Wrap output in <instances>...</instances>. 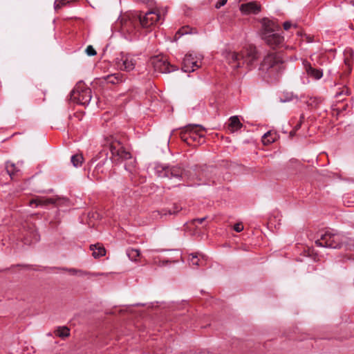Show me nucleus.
<instances>
[{
    "label": "nucleus",
    "instance_id": "nucleus-1",
    "mask_svg": "<svg viewBox=\"0 0 354 354\" xmlns=\"http://www.w3.org/2000/svg\"><path fill=\"white\" fill-rule=\"evenodd\" d=\"M163 20L162 11L155 9L147 12L144 16L137 13H129L122 15L117 21L120 30L123 37L128 41H134L142 35L140 27L149 28L156 26Z\"/></svg>",
    "mask_w": 354,
    "mask_h": 354
},
{
    "label": "nucleus",
    "instance_id": "nucleus-2",
    "mask_svg": "<svg viewBox=\"0 0 354 354\" xmlns=\"http://www.w3.org/2000/svg\"><path fill=\"white\" fill-rule=\"evenodd\" d=\"M225 57L233 69H238L244 65L251 69L256 66L259 54L255 46H249L243 48L239 53L232 51L227 52Z\"/></svg>",
    "mask_w": 354,
    "mask_h": 354
},
{
    "label": "nucleus",
    "instance_id": "nucleus-3",
    "mask_svg": "<svg viewBox=\"0 0 354 354\" xmlns=\"http://www.w3.org/2000/svg\"><path fill=\"white\" fill-rule=\"evenodd\" d=\"M105 146H107L111 153V161L115 164L131 158V153L124 147L122 143L113 136H110L105 140Z\"/></svg>",
    "mask_w": 354,
    "mask_h": 354
},
{
    "label": "nucleus",
    "instance_id": "nucleus-4",
    "mask_svg": "<svg viewBox=\"0 0 354 354\" xmlns=\"http://www.w3.org/2000/svg\"><path fill=\"white\" fill-rule=\"evenodd\" d=\"M205 129L199 124H189L181 129L180 132V139L188 145L203 142L205 135L203 131Z\"/></svg>",
    "mask_w": 354,
    "mask_h": 354
},
{
    "label": "nucleus",
    "instance_id": "nucleus-5",
    "mask_svg": "<svg viewBox=\"0 0 354 354\" xmlns=\"http://www.w3.org/2000/svg\"><path fill=\"white\" fill-rule=\"evenodd\" d=\"M259 69L269 74L279 75L285 70L284 62L278 54L269 53L263 58Z\"/></svg>",
    "mask_w": 354,
    "mask_h": 354
},
{
    "label": "nucleus",
    "instance_id": "nucleus-6",
    "mask_svg": "<svg viewBox=\"0 0 354 354\" xmlns=\"http://www.w3.org/2000/svg\"><path fill=\"white\" fill-rule=\"evenodd\" d=\"M156 175L160 178H167L173 180L171 186L176 187L182 180L183 169L178 166L168 167L162 165H158L155 167Z\"/></svg>",
    "mask_w": 354,
    "mask_h": 354
},
{
    "label": "nucleus",
    "instance_id": "nucleus-7",
    "mask_svg": "<svg viewBox=\"0 0 354 354\" xmlns=\"http://www.w3.org/2000/svg\"><path fill=\"white\" fill-rule=\"evenodd\" d=\"M91 98V90L82 82L77 83L71 93V100L82 106L88 105Z\"/></svg>",
    "mask_w": 354,
    "mask_h": 354
},
{
    "label": "nucleus",
    "instance_id": "nucleus-8",
    "mask_svg": "<svg viewBox=\"0 0 354 354\" xmlns=\"http://www.w3.org/2000/svg\"><path fill=\"white\" fill-rule=\"evenodd\" d=\"M342 239L341 234L327 231L321 235L320 239L315 241V245L319 247L337 248L341 247Z\"/></svg>",
    "mask_w": 354,
    "mask_h": 354
},
{
    "label": "nucleus",
    "instance_id": "nucleus-9",
    "mask_svg": "<svg viewBox=\"0 0 354 354\" xmlns=\"http://www.w3.org/2000/svg\"><path fill=\"white\" fill-rule=\"evenodd\" d=\"M136 64V58L130 54L122 53L115 59V65L121 71H131L134 69Z\"/></svg>",
    "mask_w": 354,
    "mask_h": 354
},
{
    "label": "nucleus",
    "instance_id": "nucleus-10",
    "mask_svg": "<svg viewBox=\"0 0 354 354\" xmlns=\"http://www.w3.org/2000/svg\"><path fill=\"white\" fill-rule=\"evenodd\" d=\"M262 37L266 43L273 48L280 46L284 41L283 36L279 33L272 32L267 27L265 28Z\"/></svg>",
    "mask_w": 354,
    "mask_h": 354
},
{
    "label": "nucleus",
    "instance_id": "nucleus-11",
    "mask_svg": "<svg viewBox=\"0 0 354 354\" xmlns=\"http://www.w3.org/2000/svg\"><path fill=\"white\" fill-rule=\"evenodd\" d=\"M201 60V56L198 57L192 53H187L183 58L182 69L185 73L194 72L200 67L199 61Z\"/></svg>",
    "mask_w": 354,
    "mask_h": 354
},
{
    "label": "nucleus",
    "instance_id": "nucleus-12",
    "mask_svg": "<svg viewBox=\"0 0 354 354\" xmlns=\"http://www.w3.org/2000/svg\"><path fill=\"white\" fill-rule=\"evenodd\" d=\"M155 70L160 73H167L176 70V68L171 65L167 60L158 59L153 62Z\"/></svg>",
    "mask_w": 354,
    "mask_h": 354
},
{
    "label": "nucleus",
    "instance_id": "nucleus-13",
    "mask_svg": "<svg viewBox=\"0 0 354 354\" xmlns=\"http://www.w3.org/2000/svg\"><path fill=\"white\" fill-rule=\"evenodd\" d=\"M240 10L243 14H257L261 10V6L255 1H251L241 5Z\"/></svg>",
    "mask_w": 354,
    "mask_h": 354
},
{
    "label": "nucleus",
    "instance_id": "nucleus-14",
    "mask_svg": "<svg viewBox=\"0 0 354 354\" xmlns=\"http://www.w3.org/2000/svg\"><path fill=\"white\" fill-rule=\"evenodd\" d=\"M304 67L306 73L311 78L319 80L323 77V71L319 68H313L308 62H304Z\"/></svg>",
    "mask_w": 354,
    "mask_h": 354
},
{
    "label": "nucleus",
    "instance_id": "nucleus-15",
    "mask_svg": "<svg viewBox=\"0 0 354 354\" xmlns=\"http://www.w3.org/2000/svg\"><path fill=\"white\" fill-rule=\"evenodd\" d=\"M56 203L55 200L53 198H45L42 196H37L35 198H33L30 201L29 205L30 207H38V206H44L49 204H55Z\"/></svg>",
    "mask_w": 354,
    "mask_h": 354
},
{
    "label": "nucleus",
    "instance_id": "nucleus-16",
    "mask_svg": "<svg viewBox=\"0 0 354 354\" xmlns=\"http://www.w3.org/2000/svg\"><path fill=\"white\" fill-rule=\"evenodd\" d=\"M104 80L107 83L111 84H118L124 81L125 77L122 73H116L104 77Z\"/></svg>",
    "mask_w": 354,
    "mask_h": 354
},
{
    "label": "nucleus",
    "instance_id": "nucleus-17",
    "mask_svg": "<svg viewBox=\"0 0 354 354\" xmlns=\"http://www.w3.org/2000/svg\"><path fill=\"white\" fill-rule=\"evenodd\" d=\"M189 264L192 266H200L203 265L205 261V256L199 252L191 254V257L189 259Z\"/></svg>",
    "mask_w": 354,
    "mask_h": 354
},
{
    "label": "nucleus",
    "instance_id": "nucleus-18",
    "mask_svg": "<svg viewBox=\"0 0 354 354\" xmlns=\"http://www.w3.org/2000/svg\"><path fill=\"white\" fill-rule=\"evenodd\" d=\"M70 274L73 275H77L79 277H84V276H92V277H97V276H102L104 274V273H91L89 272H87L86 270H78L75 268H69L66 269Z\"/></svg>",
    "mask_w": 354,
    "mask_h": 354
},
{
    "label": "nucleus",
    "instance_id": "nucleus-19",
    "mask_svg": "<svg viewBox=\"0 0 354 354\" xmlns=\"http://www.w3.org/2000/svg\"><path fill=\"white\" fill-rule=\"evenodd\" d=\"M182 209V207L178 204H174L171 208L162 209L161 211L158 212L160 217L167 215H174Z\"/></svg>",
    "mask_w": 354,
    "mask_h": 354
},
{
    "label": "nucleus",
    "instance_id": "nucleus-20",
    "mask_svg": "<svg viewBox=\"0 0 354 354\" xmlns=\"http://www.w3.org/2000/svg\"><path fill=\"white\" fill-rule=\"evenodd\" d=\"M229 120L230 123L228 124V130L232 133L238 131L243 127V124L240 122L238 116H232Z\"/></svg>",
    "mask_w": 354,
    "mask_h": 354
},
{
    "label": "nucleus",
    "instance_id": "nucleus-21",
    "mask_svg": "<svg viewBox=\"0 0 354 354\" xmlns=\"http://www.w3.org/2000/svg\"><path fill=\"white\" fill-rule=\"evenodd\" d=\"M90 249L93 251L92 255L94 258H99L106 254L105 248L100 243L91 245Z\"/></svg>",
    "mask_w": 354,
    "mask_h": 354
},
{
    "label": "nucleus",
    "instance_id": "nucleus-22",
    "mask_svg": "<svg viewBox=\"0 0 354 354\" xmlns=\"http://www.w3.org/2000/svg\"><path fill=\"white\" fill-rule=\"evenodd\" d=\"M277 135L272 131L266 132L262 137V142L264 145H269L275 141Z\"/></svg>",
    "mask_w": 354,
    "mask_h": 354
},
{
    "label": "nucleus",
    "instance_id": "nucleus-23",
    "mask_svg": "<svg viewBox=\"0 0 354 354\" xmlns=\"http://www.w3.org/2000/svg\"><path fill=\"white\" fill-rule=\"evenodd\" d=\"M140 252L138 249L128 248L127 250V255L131 261H136L137 258L140 256Z\"/></svg>",
    "mask_w": 354,
    "mask_h": 354
},
{
    "label": "nucleus",
    "instance_id": "nucleus-24",
    "mask_svg": "<svg viewBox=\"0 0 354 354\" xmlns=\"http://www.w3.org/2000/svg\"><path fill=\"white\" fill-rule=\"evenodd\" d=\"M83 159L82 154H75L71 156V161L74 167H78L82 165Z\"/></svg>",
    "mask_w": 354,
    "mask_h": 354
},
{
    "label": "nucleus",
    "instance_id": "nucleus-25",
    "mask_svg": "<svg viewBox=\"0 0 354 354\" xmlns=\"http://www.w3.org/2000/svg\"><path fill=\"white\" fill-rule=\"evenodd\" d=\"M55 333L57 336L62 338L66 337L70 335L69 329L67 327H59L55 331Z\"/></svg>",
    "mask_w": 354,
    "mask_h": 354
},
{
    "label": "nucleus",
    "instance_id": "nucleus-26",
    "mask_svg": "<svg viewBox=\"0 0 354 354\" xmlns=\"http://www.w3.org/2000/svg\"><path fill=\"white\" fill-rule=\"evenodd\" d=\"M32 239L28 240V238H26L25 242L27 244H32L34 243H37L39 240V236L36 231H34L31 233Z\"/></svg>",
    "mask_w": 354,
    "mask_h": 354
},
{
    "label": "nucleus",
    "instance_id": "nucleus-27",
    "mask_svg": "<svg viewBox=\"0 0 354 354\" xmlns=\"http://www.w3.org/2000/svg\"><path fill=\"white\" fill-rule=\"evenodd\" d=\"M6 169L10 176L14 174L15 170V165L13 163L8 162L6 165Z\"/></svg>",
    "mask_w": 354,
    "mask_h": 354
},
{
    "label": "nucleus",
    "instance_id": "nucleus-28",
    "mask_svg": "<svg viewBox=\"0 0 354 354\" xmlns=\"http://www.w3.org/2000/svg\"><path fill=\"white\" fill-rule=\"evenodd\" d=\"M86 53L88 56H93L96 55V50L92 46H88L86 48Z\"/></svg>",
    "mask_w": 354,
    "mask_h": 354
},
{
    "label": "nucleus",
    "instance_id": "nucleus-29",
    "mask_svg": "<svg viewBox=\"0 0 354 354\" xmlns=\"http://www.w3.org/2000/svg\"><path fill=\"white\" fill-rule=\"evenodd\" d=\"M283 26L284 30H289L292 26L297 28L296 24H292L290 21H285L283 24Z\"/></svg>",
    "mask_w": 354,
    "mask_h": 354
},
{
    "label": "nucleus",
    "instance_id": "nucleus-30",
    "mask_svg": "<svg viewBox=\"0 0 354 354\" xmlns=\"http://www.w3.org/2000/svg\"><path fill=\"white\" fill-rule=\"evenodd\" d=\"M187 29H188V28H185V27L182 28L176 32V37H177L178 35H179V37H180L185 34H187L188 33Z\"/></svg>",
    "mask_w": 354,
    "mask_h": 354
},
{
    "label": "nucleus",
    "instance_id": "nucleus-31",
    "mask_svg": "<svg viewBox=\"0 0 354 354\" xmlns=\"http://www.w3.org/2000/svg\"><path fill=\"white\" fill-rule=\"evenodd\" d=\"M234 230L236 232H241V231L243 230V225L242 223H236L234 225Z\"/></svg>",
    "mask_w": 354,
    "mask_h": 354
},
{
    "label": "nucleus",
    "instance_id": "nucleus-32",
    "mask_svg": "<svg viewBox=\"0 0 354 354\" xmlns=\"http://www.w3.org/2000/svg\"><path fill=\"white\" fill-rule=\"evenodd\" d=\"M226 3H227V0H221L216 3V8H220L221 7L225 5Z\"/></svg>",
    "mask_w": 354,
    "mask_h": 354
},
{
    "label": "nucleus",
    "instance_id": "nucleus-33",
    "mask_svg": "<svg viewBox=\"0 0 354 354\" xmlns=\"http://www.w3.org/2000/svg\"><path fill=\"white\" fill-rule=\"evenodd\" d=\"M205 219L206 217L196 218L194 220V222H198V223L201 224Z\"/></svg>",
    "mask_w": 354,
    "mask_h": 354
},
{
    "label": "nucleus",
    "instance_id": "nucleus-34",
    "mask_svg": "<svg viewBox=\"0 0 354 354\" xmlns=\"http://www.w3.org/2000/svg\"><path fill=\"white\" fill-rule=\"evenodd\" d=\"M342 93H337V94H336V96H337V95H342Z\"/></svg>",
    "mask_w": 354,
    "mask_h": 354
},
{
    "label": "nucleus",
    "instance_id": "nucleus-35",
    "mask_svg": "<svg viewBox=\"0 0 354 354\" xmlns=\"http://www.w3.org/2000/svg\"><path fill=\"white\" fill-rule=\"evenodd\" d=\"M294 133L295 132H290V136H293Z\"/></svg>",
    "mask_w": 354,
    "mask_h": 354
}]
</instances>
